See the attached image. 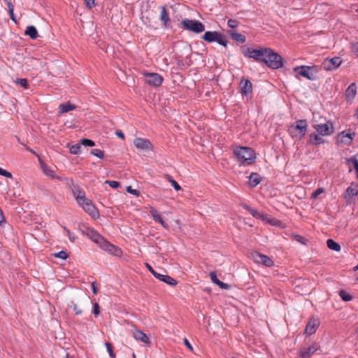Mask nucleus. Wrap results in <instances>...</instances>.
Wrapping results in <instances>:
<instances>
[{
    "label": "nucleus",
    "mask_w": 358,
    "mask_h": 358,
    "mask_svg": "<svg viewBox=\"0 0 358 358\" xmlns=\"http://www.w3.org/2000/svg\"><path fill=\"white\" fill-rule=\"evenodd\" d=\"M342 63L340 57H335L331 59H326L322 63V67L327 71H332L338 68Z\"/></svg>",
    "instance_id": "nucleus-14"
},
{
    "label": "nucleus",
    "mask_w": 358,
    "mask_h": 358,
    "mask_svg": "<svg viewBox=\"0 0 358 358\" xmlns=\"http://www.w3.org/2000/svg\"><path fill=\"white\" fill-rule=\"evenodd\" d=\"M308 123L305 120H300L296 121L292 124L288 129V131L293 138L299 140L302 139L307 132Z\"/></svg>",
    "instance_id": "nucleus-4"
},
{
    "label": "nucleus",
    "mask_w": 358,
    "mask_h": 358,
    "mask_svg": "<svg viewBox=\"0 0 358 358\" xmlns=\"http://www.w3.org/2000/svg\"><path fill=\"white\" fill-rule=\"evenodd\" d=\"M59 108L60 113H64L74 110L76 107L69 103H66L64 104H60Z\"/></svg>",
    "instance_id": "nucleus-31"
},
{
    "label": "nucleus",
    "mask_w": 358,
    "mask_h": 358,
    "mask_svg": "<svg viewBox=\"0 0 358 358\" xmlns=\"http://www.w3.org/2000/svg\"><path fill=\"white\" fill-rule=\"evenodd\" d=\"M260 182V176L257 173H252L249 178V185L250 187H256Z\"/></svg>",
    "instance_id": "nucleus-29"
},
{
    "label": "nucleus",
    "mask_w": 358,
    "mask_h": 358,
    "mask_svg": "<svg viewBox=\"0 0 358 358\" xmlns=\"http://www.w3.org/2000/svg\"><path fill=\"white\" fill-rule=\"evenodd\" d=\"M316 132L322 136H330L334 133V127L331 123L317 124L313 126Z\"/></svg>",
    "instance_id": "nucleus-11"
},
{
    "label": "nucleus",
    "mask_w": 358,
    "mask_h": 358,
    "mask_svg": "<svg viewBox=\"0 0 358 358\" xmlns=\"http://www.w3.org/2000/svg\"><path fill=\"white\" fill-rule=\"evenodd\" d=\"M105 345L106 347L107 351H108L110 357L111 358H115V354L113 352L112 345L110 343H108V342H106L105 343Z\"/></svg>",
    "instance_id": "nucleus-41"
},
{
    "label": "nucleus",
    "mask_w": 358,
    "mask_h": 358,
    "mask_svg": "<svg viewBox=\"0 0 358 358\" xmlns=\"http://www.w3.org/2000/svg\"><path fill=\"white\" fill-rule=\"evenodd\" d=\"M145 266L154 276L156 275L157 272L152 268V267L150 264L146 263Z\"/></svg>",
    "instance_id": "nucleus-59"
},
{
    "label": "nucleus",
    "mask_w": 358,
    "mask_h": 358,
    "mask_svg": "<svg viewBox=\"0 0 358 358\" xmlns=\"http://www.w3.org/2000/svg\"><path fill=\"white\" fill-rule=\"evenodd\" d=\"M85 3L89 8H92L95 5L94 0H85Z\"/></svg>",
    "instance_id": "nucleus-55"
},
{
    "label": "nucleus",
    "mask_w": 358,
    "mask_h": 358,
    "mask_svg": "<svg viewBox=\"0 0 358 358\" xmlns=\"http://www.w3.org/2000/svg\"><path fill=\"white\" fill-rule=\"evenodd\" d=\"M240 88L243 94L248 95L252 91V83L248 80H243L240 83Z\"/></svg>",
    "instance_id": "nucleus-20"
},
{
    "label": "nucleus",
    "mask_w": 358,
    "mask_h": 358,
    "mask_svg": "<svg viewBox=\"0 0 358 358\" xmlns=\"http://www.w3.org/2000/svg\"><path fill=\"white\" fill-rule=\"evenodd\" d=\"M339 296L345 301H350L352 299V296L349 293L343 290L339 292Z\"/></svg>",
    "instance_id": "nucleus-37"
},
{
    "label": "nucleus",
    "mask_w": 358,
    "mask_h": 358,
    "mask_svg": "<svg viewBox=\"0 0 358 358\" xmlns=\"http://www.w3.org/2000/svg\"><path fill=\"white\" fill-rule=\"evenodd\" d=\"M182 25L185 29L192 31L196 34L201 33L205 29L204 25L196 20L185 19L182 20Z\"/></svg>",
    "instance_id": "nucleus-6"
},
{
    "label": "nucleus",
    "mask_w": 358,
    "mask_h": 358,
    "mask_svg": "<svg viewBox=\"0 0 358 358\" xmlns=\"http://www.w3.org/2000/svg\"><path fill=\"white\" fill-rule=\"evenodd\" d=\"M81 146L78 144L70 147V152L73 155H78L80 152Z\"/></svg>",
    "instance_id": "nucleus-42"
},
{
    "label": "nucleus",
    "mask_w": 358,
    "mask_h": 358,
    "mask_svg": "<svg viewBox=\"0 0 358 358\" xmlns=\"http://www.w3.org/2000/svg\"><path fill=\"white\" fill-rule=\"evenodd\" d=\"M105 182L108 184L113 189H117L120 187V183L115 180H106Z\"/></svg>",
    "instance_id": "nucleus-48"
},
{
    "label": "nucleus",
    "mask_w": 358,
    "mask_h": 358,
    "mask_svg": "<svg viewBox=\"0 0 358 358\" xmlns=\"http://www.w3.org/2000/svg\"><path fill=\"white\" fill-rule=\"evenodd\" d=\"M145 82L155 87H158L162 85L163 82V78L158 73H144Z\"/></svg>",
    "instance_id": "nucleus-8"
},
{
    "label": "nucleus",
    "mask_w": 358,
    "mask_h": 358,
    "mask_svg": "<svg viewBox=\"0 0 358 358\" xmlns=\"http://www.w3.org/2000/svg\"><path fill=\"white\" fill-rule=\"evenodd\" d=\"M252 259L257 264L271 267L274 265L273 261L268 256L259 252H255L252 255Z\"/></svg>",
    "instance_id": "nucleus-10"
},
{
    "label": "nucleus",
    "mask_w": 358,
    "mask_h": 358,
    "mask_svg": "<svg viewBox=\"0 0 358 358\" xmlns=\"http://www.w3.org/2000/svg\"><path fill=\"white\" fill-rule=\"evenodd\" d=\"M90 238L96 244H98L100 248H101L105 251L115 255L120 256L122 254V251L117 246L110 244L106 240H105L100 234L96 232L92 231L89 234Z\"/></svg>",
    "instance_id": "nucleus-2"
},
{
    "label": "nucleus",
    "mask_w": 358,
    "mask_h": 358,
    "mask_svg": "<svg viewBox=\"0 0 358 358\" xmlns=\"http://www.w3.org/2000/svg\"><path fill=\"white\" fill-rule=\"evenodd\" d=\"M116 135H117L118 137L121 138H124V134H123L122 131H116Z\"/></svg>",
    "instance_id": "nucleus-62"
},
{
    "label": "nucleus",
    "mask_w": 358,
    "mask_h": 358,
    "mask_svg": "<svg viewBox=\"0 0 358 358\" xmlns=\"http://www.w3.org/2000/svg\"><path fill=\"white\" fill-rule=\"evenodd\" d=\"M166 178L168 180L171 182V185L173 187L174 189L176 191H179L181 189V187L179 185V184L173 180L171 176H166Z\"/></svg>",
    "instance_id": "nucleus-38"
},
{
    "label": "nucleus",
    "mask_w": 358,
    "mask_h": 358,
    "mask_svg": "<svg viewBox=\"0 0 358 358\" xmlns=\"http://www.w3.org/2000/svg\"><path fill=\"white\" fill-rule=\"evenodd\" d=\"M354 135V134H352L348 131H341L337 136V143L345 145H350L353 141Z\"/></svg>",
    "instance_id": "nucleus-13"
},
{
    "label": "nucleus",
    "mask_w": 358,
    "mask_h": 358,
    "mask_svg": "<svg viewBox=\"0 0 358 358\" xmlns=\"http://www.w3.org/2000/svg\"><path fill=\"white\" fill-rule=\"evenodd\" d=\"M80 206L93 218L99 217V211L90 199H87L86 201L81 203Z\"/></svg>",
    "instance_id": "nucleus-9"
},
{
    "label": "nucleus",
    "mask_w": 358,
    "mask_h": 358,
    "mask_svg": "<svg viewBox=\"0 0 358 358\" xmlns=\"http://www.w3.org/2000/svg\"><path fill=\"white\" fill-rule=\"evenodd\" d=\"M72 192L79 205L87 199L85 196V192L78 186H74L72 189Z\"/></svg>",
    "instance_id": "nucleus-17"
},
{
    "label": "nucleus",
    "mask_w": 358,
    "mask_h": 358,
    "mask_svg": "<svg viewBox=\"0 0 358 358\" xmlns=\"http://www.w3.org/2000/svg\"><path fill=\"white\" fill-rule=\"evenodd\" d=\"M0 175L3 176L4 177H6V178H12V174L10 172L7 171L5 169H1V168H0Z\"/></svg>",
    "instance_id": "nucleus-51"
},
{
    "label": "nucleus",
    "mask_w": 358,
    "mask_h": 358,
    "mask_svg": "<svg viewBox=\"0 0 358 358\" xmlns=\"http://www.w3.org/2000/svg\"><path fill=\"white\" fill-rule=\"evenodd\" d=\"M184 343L190 350H192V351L193 350V348H192V345L190 344V343L188 341V340L187 338L184 339Z\"/></svg>",
    "instance_id": "nucleus-60"
},
{
    "label": "nucleus",
    "mask_w": 358,
    "mask_h": 358,
    "mask_svg": "<svg viewBox=\"0 0 358 358\" xmlns=\"http://www.w3.org/2000/svg\"><path fill=\"white\" fill-rule=\"evenodd\" d=\"M323 192V188H318L312 194V198L316 199L320 194H322Z\"/></svg>",
    "instance_id": "nucleus-50"
},
{
    "label": "nucleus",
    "mask_w": 358,
    "mask_h": 358,
    "mask_svg": "<svg viewBox=\"0 0 358 358\" xmlns=\"http://www.w3.org/2000/svg\"><path fill=\"white\" fill-rule=\"evenodd\" d=\"M318 325H319V322L316 319L313 318V319L310 320V321L308 322V323L306 325V327L305 329V334L308 336L313 334L316 331V330L318 327Z\"/></svg>",
    "instance_id": "nucleus-18"
},
{
    "label": "nucleus",
    "mask_w": 358,
    "mask_h": 358,
    "mask_svg": "<svg viewBox=\"0 0 358 358\" xmlns=\"http://www.w3.org/2000/svg\"><path fill=\"white\" fill-rule=\"evenodd\" d=\"M69 306L70 308H73V310L76 315L82 314L83 310L80 308H79L74 302H71L70 304H69Z\"/></svg>",
    "instance_id": "nucleus-43"
},
{
    "label": "nucleus",
    "mask_w": 358,
    "mask_h": 358,
    "mask_svg": "<svg viewBox=\"0 0 358 358\" xmlns=\"http://www.w3.org/2000/svg\"><path fill=\"white\" fill-rule=\"evenodd\" d=\"M327 245L328 248L331 250H333L336 252H338L341 250L340 245L338 243H336L332 239L327 240Z\"/></svg>",
    "instance_id": "nucleus-33"
},
{
    "label": "nucleus",
    "mask_w": 358,
    "mask_h": 358,
    "mask_svg": "<svg viewBox=\"0 0 358 358\" xmlns=\"http://www.w3.org/2000/svg\"><path fill=\"white\" fill-rule=\"evenodd\" d=\"M55 256L56 257H58V258L62 259H66L68 257L67 253L65 251H64V250H62V251H60V252H59L57 253H55Z\"/></svg>",
    "instance_id": "nucleus-47"
},
{
    "label": "nucleus",
    "mask_w": 358,
    "mask_h": 358,
    "mask_svg": "<svg viewBox=\"0 0 358 358\" xmlns=\"http://www.w3.org/2000/svg\"><path fill=\"white\" fill-rule=\"evenodd\" d=\"M266 48H267L254 49L252 48H248L243 50V55L245 57L254 59L255 60L263 62Z\"/></svg>",
    "instance_id": "nucleus-7"
},
{
    "label": "nucleus",
    "mask_w": 358,
    "mask_h": 358,
    "mask_svg": "<svg viewBox=\"0 0 358 358\" xmlns=\"http://www.w3.org/2000/svg\"><path fill=\"white\" fill-rule=\"evenodd\" d=\"M266 223L270 224L272 226H280V222L278 220H275L271 217H268V220H266Z\"/></svg>",
    "instance_id": "nucleus-45"
},
{
    "label": "nucleus",
    "mask_w": 358,
    "mask_h": 358,
    "mask_svg": "<svg viewBox=\"0 0 358 358\" xmlns=\"http://www.w3.org/2000/svg\"><path fill=\"white\" fill-rule=\"evenodd\" d=\"M216 38L217 39H216L215 41L217 42L219 44H220V45H223L224 47H226L227 45L228 41L220 33H217Z\"/></svg>",
    "instance_id": "nucleus-35"
},
{
    "label": "nucleus",
    "mask_w": 358,
    "mask_h": 358,
    "mask_svg": "<svg viewBox=\"0 0 358 358\" xmlns=\"http://www.w3.org/2000/svg\"><path fill=\"white\" fill-rule=\"evenodd\" d=\"M234 154L238 162L245 166L252 164L256 159L255 151L248 147H236L234 150Z\"/></svg>",
    "instance_id": "nucleus-1"
},
{
    "label": "nucleus",
    "mask_w": 358,
    "mask_h": 358,
    "mask_svg": "<svg viewBox=\"0 0 358 358\" xmlns=\"http://www.w3.org/2000/svg\"><path fill=\"white\" fill-rule=\"evenodd\" d=\"M6 5L8 7V13H13L14 10V6H13L11 1H8V3H6Z\"/></svg>",
    "instance_id": "nucleus-57"
},
{
    "label": "nucleus",
    "mask_w": 358,
    "mask_h": 358,
    "mask_svg": "<svg viewBox=\"0 0 358 358\" xmlns=\"http://www.w3.org/2000/svg\"><path fill=\"white\" fill-rule=\"evenodd\" d=\"M150 214L153 220L159 222L164 228L167 229L168 225L162 219L161 213L156 209L151 208L150 209Z\"/></svg>",
    "instance_id": "nucleus-19"
},
{
    "label": "nucleus",
    "mask_w": 358,
    "mask_h": 358,
    "mask_svg": "<svg viewBox=\"0 0 358 358\" xmlns=\"http://www.w3.org/2000/svg\"><path fill=\"white\" fill-rule=\"evenodd\" d=\"M15 83L19 84L24 89H27L29 87V85L27 80L24 78H20L15 80Z\"/></svg>",
    "instance_id": "nucleus-40"
},
{
    "label": "nucleus",
    "mask_w": 358,
    "mask_h": 358,
    "mask_svg": "<svg viewBox=\"0 0 358 358\" xmlns=\"http://www.w3.org/2000/svg\"><path fill=\"white\" fill-rule=\"evenodd\" d=\"M357 94V87L355 83L351 84L346 90L345 91V96L346 99L348 101H352Z\"/></svg>",
    "instance_id": "nucleus-23"
},
{
    "label": "nucleus",
    "mask_w": 358,
    "mask_h": 358,
    "mask_svg": "<svg viewBox=\"0 0 358 358\" xmlns=\"http://www.w3.org/2000/svg\"><path fill=\"white\" fill-rule=\"evenodd\" d=\"M9 15H10V19H11L13 21H14V22H16L15 18V17H14V13H13H13H9Z\"/></svg>",
    "instance_id": "nucleus-64"
},
{
    "label": "nucleus",
    "mask_w": 358,
    "mask_h": 358,
    "mask_svg": "<svg viewBox=\"0 0 358 358\" xmlns=\"http://www.w3.org/2000/svg\"><path fill=\"white\" fill-rule=\"evenodd\" d=\"M351 48L354 54L357 56L358 53V43H352Z\"/></svg>",
    "instance_id": "nucleus-54"
},
{
    "label": "nucleus",
    "mask_w": 358,
    "mask_h": 358,
    "mask_svg": "<svg viewBox=\"0 0 358 358\" xmlns=\"http://www.w3.org/2000/svg\"><path fill=\"white\" fill-rule=\"evenodd\" d=\"M243 208H245V210H248L250 214L255 218L258 219L259 216V214L260 213H259L257 210H255L252 208H250L249 206H248L247 204H244L243 205Z\"/></svg>",
    "instance_id": "nucleus-36"
},
{
    "label": "nucleus",
    "mask_w": 358,
    "mask_h": 358,
    "mask_svg": "<svg viewBox=\"0 0 358 358\" xmlns=\"http://www.w3.org/2000/svg\"><path fill=\"white\" fill-rule=\"evenodd\" d=\"M40 168L43 173L48 178L51 180H62V178L56 173L54 169H52L50 166H48L42 161H40Z\"/></svg>",
    "instance_id": "nucleus-12"
},
{
    "label": "nucleus",
    "mask_w": 358,
    "mask_h": 358,
    "mask_svg": "<svg viewBox=\"0 0 358 358\" xmlns=\"http://www.w3.org/2000/svg\"><path fill=\"white\" fill-rule=\"evenodd\" d=\"M229 34H230L231 38L234 40H235L236 41L240 42L242 43L245 42V37L243 35H242L241 34H239L237 32H233V31H231Z\"/></svg>",
    "instance_id": "nucleus-34"
},
{
    "label": "nucleus",
    "mask_w": 358,
    "mask_h": 358,
    "mask_svg": "<svg viewBox=\"0 0 358 358\" xmlns=\"http://www.w3.org/2000/svg\"><path fill=\"white\" fill-rule=\"evenodd\" d=\"M92 292H93V293L94 294H96L98 293V289L96 287V282H93L92 283Z\"/></svg>",
    "instance_id": "nucleus-61"
},
{
    "label": "nucleus",
    "mask_w": 358,
    "mask_h": 358,
    "mask_svg": "<svg viewBox=\"0 0 358 358\" xmlns=\"http://www.w3.org/2000/svg\"><path fill=\"white\" fill-rule=\"evenodd\" d=\"M308 143L313 145H318L324 143V140L318 133H312L309 136Z\"/></svg>",
    "instance_id": "nucleus-22"
},
{
    "label": "nucleus",
    "mask_w": 358,
    "mask_h": 358,
    "mask_svg": "<svg viewBox=\"0 0 358 358\" xmlns=\"http://www.w3.org/2000/svg\"><path fill=\"white\" fill-rule=\"evenodd\" d=\"M346 161L349 166H353L358 178V155L352 156L351 157L346 159Z\"/></svg>",
    "instance_id": "nucleus-26"
},
{
    "label": "nucleus",
    "mask_w": 358,
    "mask_h": 358,
    "mask_svg": "<svg viewBox=\"0 0 358 358\" xmlns=\"http://www.w3.org/2000/svg\"><path fill=\"white\" fill-rule=\"evenodd\" d=\"M160 20L164 25H166L169 21V13L164 6L161 7Z\"/></svg>",
    "instance_id": "nucleus-30"
},
{
    "label": "nucleus",
    "mask_w": 358,
    "mask_h": 358,
    "mask_svg": "<svg viewBox=\"0 0 358 358\" xmlns=\"http://www.w3.org/2000/svg\"><path fill=\"white\" fill-rule=\"evenodd\" d=\"M134 144L137 149L143 150H151L152 145L149 140L143 138H136Z\"/></svg>",
    "instance_id": "nucleus-15"
},
{
    "label": "nucleus",
    "mask_w": 358,
    "mask_h": 358,
    "mask_svg": "<svg viewBox=\"0 0 358 358\" xmlns=\"http://www.w3.org/2000/svg\"><path fill=\"white\" fill-rule=\"evenodd\" d=\"M127 192L134 195V196H138L139 194L138 191L136 189H132V187L131 186H128L127 187Z\"/></svg>",
    "instance_id": "nucleus-52"
},
{
    "label": "nucleus",
    "mask_w": 358,
    "mask_h": 358,
    "mask_svg": "<svg viewBox=\"0 0 358 358\" xmlns=\"http://www.w3.org/2000/svg\"><path fill=\"white\" fill-rule=\"evenodd\" d=\"M227 24L231 28H236L238 25V22L236 20H229Z\"/></svg>",
    "instance_id": "nucleus-49"
},
{
    "label": "nucleus",
    "mask_w": 358,
    "mask_h": 358,
    "mask_svg": "<svg viewBox=\"0 0 358 358\" xmlns=\"http://www.w3.org/2000/svg\"><path fill=\"white\" fill-rule=\"evenodd\" d=\"M320 349L317 343H314L308 347H304L300 350V356L301 358H310L313 354Z\"/></svg>",
    "instance_id": "nucleus-16"
},
{
    "label": "nucleus",
    "mask_w": 358,
    "mask_h": 358,
    "mask_svg": "<svg viewBox=\"0 0 358 358\" xmlns=\"http://www.w3.org/2000/svg\"><path fill=\"white\" fill-rule=\"evenodd\" d=\"M91 154L94 156L97 157L99 159H103L104 157V153L102 150L99 149H92L91 150Z\"/></svg>",
    "instance_id": "nucleus-39"
},
{
    "label": "nucleus",
    "mask_w": 358,
    "mask_h": 358,
    "mask_svg": "<svg viewBox=\"0 0 358 358\" xmlns=\"http://www.w3.org/2000/svg\"><path fill=\"white\" fill-rule=\"evenodd\" d=\"M294 71L298 76L312 80L315 79V74L319 71V68L317 66H300L295 67Z\"/></svg>",
    "instance_id": "nucleus-5"
},
{
    "label": "nucleus",
    "mask_w": 358,
    "mask_h": 358,
    "mask_svg": "<svg viewBox=\"0 0 358 358\" xmlns=\"http://www.w3.org/2000/svg\"><path fill=\"white\" fill-rule=\"evenodd\" d=\"M64 230L66 232L67 235H68V237L69 238V240L71 241V242H73L74 240H75V236L69 230L67 229L66 228H64Z\"/></svg>",
    "instance_id": "nucleus-56"
},
{
    "label": "nucleus",
    "mask_w": 358,
    "mask_h": 358,
    "mask_svg": "<svg viewBox=\"0 0 358 358\" xmlns=\"http://www.w3.org/2000/svg\"><path fill=\"white\" fill-rule=\"evenodd\" d=\"M132 334L133 337L136 341H140L142 343L146 344L150 343V338H148V336L139 329H134L132 332Z\"/></svg>",
    "instance_id": "nucleus-21"
},
{
    "label": "nucleus",
    "mask_w": 358,
    "mask_h": 358,
    "mask_svg": "<svg viewBox=\"0 0 358 358\" xmlns=\"http://www.w3.org/2000/svg\"><path fill=\"white\" fill-rule=\"evenodd\" d=\"M268 215L267 214L260 213L258 219L261 220L262 222L266 223V220L268 218Z\"/></svg>",
    "instance_id": "nucleus-53"
},
{
    "label": "nucleus",
    "mask_w": 358,
    "mask_h": 358,
    "mask_svg": "<svg viewBox=\"0 0 358 358\" xmlns=\"http://www.w3.org/2000/svg\"><path fill=\"white\" fill-rule=\"evenodd\" d=\"M6 224L5 219L1 210L0 209V225L3 226Z\"/></svg>",
    "instance_id": "nucleus-58"
},
{
    "label": "nucleus",
    "mask_w": 358,
    "mask_h": 358,
    "mask_svg": "<svg viewBox=\"0 0 358 358\" xmlns=\"http://www.w3.org/2000/svg\"><path fill=\"white\" fill-rule=\"evenodd\" d=\"M265 51L266 54L263 62L266 64L268 66L273 69H278L282 66L283 59L280 55L275 52L269 48H267Z\"/></svg>",
    "instance_id": "nucleus-3"
},
{
    "label": "nucleus",
    "mask_w": 358,
    "mask_h": 358,
    "mask_svg": "<svg viewBox=\"0 0 358 358\" xmlns=\"http://www.w3.org/2000/svg\"><path fill=\"white\" fill-rule=\"evenodd\" d=\"M9 15H10V19H11L13 21H14V22H16L15 18V17H14V13H13H13H9Z\"/></svg>",
    "instance_id": "nucleus-63"
},
{
    "label": "nucleus",
    "mask_w": 358,
    "mask_h": 358,
    "mask_svg": "<svg viewBox=\"0 0 358 358\" xmlns=\"http://www.w3.org/2000/svg\"><path fill=\"white\" fill-rule=\"evenodd\" d=\"M217 31H206L203 36V39L209 43L214 42L217 39Z\"/></svg>",
    "instance_id": "nucleus-27"
},
{
    "label": "nucleus",
    "mask_w": 358,
    "mask_h": 358,
    "mask_svg": "<svg viewBox=\"0 0 358 358\" xmlns=\"http://www.w3.org/2000/svg\"><path fill=\"white\" fill-rule=\"evenodd\" d=\"M25 34L31 39H36L38 37V31L34 26H28L25 31Z\"/></svg>",
    "instance_id": "nucleus-28"
},
{
    "label": "nucleus",
    "mask_w": 358,
    "mask_h": 358,
    "mask_svg": "<svg viewBox=\"0 0 358 358\" xmlns=\"http://www.w3.org/2000/svg\"><path fill=\"white\" fill-rule=\"evenodd\" d=\"M358 194V189L356 187H349L346 189L345 197L351 199Z\"/></svg>",
    "instance_id": "nucleus-32"
},
{
    "label": "nucleus",
    "mask_w": 358,
    "mask_h": 358,
    "mask_svg": "<svg viewBox=\"0 0 358 358\" xmlns=\"http://www.w3.org/2000/svg\"><path fill=\"white\" fill-rule=\"evenodd\" d=\"M155 277L157 278V279H159V280L164 282L165 283L172 285V286H174L177 284V281L174 278H173L172 277H171L169 275H163V274L157 273L156 275H155Z\"/></svg>",
    "instance_id": "nucleus-24"
},
{
    "label": "nucleus",
    "mask_w": 358,
    "mask_h": 358,
    "mask_svg": "<svg viewBox=\"0 0 358 358\" xmlns=\"http://www.w3.org/2000/svg\"><path fill=\"white\" fill-rule=\"evenodd\" d=\"M210 280H212V282L213 283H215V285H218L220 288L222 289H228L229 287V286L223 282H221L220 280H219L217 278V275L215 272H210Z\"/></svg>",
    "instance_id": "nucleus-25"
},
{
    "label": "nucleus",
    "mask_w": 358,
    "mask_h": 358,
    "mask_svg": "<svg viewBox=\"0 0 358 358\" xmlns=\"http://www.w3.org/2000/svg\"><path fill=\"white\" fill-rule=\"evenodd\" d=\"M100 313V307L98 303H93L92 313L95 317H97Z\"/></svg>",
    "instance_id": "nucleus-46"
},
{
    "label": "nucleus",
    "mask_w": 358,
    "mask_h": 358,
    "mask_svg": "<svg viewBox=\"0 0 358 358\" xmlns=\"http://www.w3.org/2000/svg\"><path fill=\"white\" fill-rule=\"evenodd\" d=\"M80 142L84 146L92 147L94 145V142L90 139L83 138Z\"/></svg>",
    "instance_id": "nucleus-44"
}]
</instances>
